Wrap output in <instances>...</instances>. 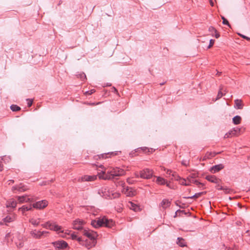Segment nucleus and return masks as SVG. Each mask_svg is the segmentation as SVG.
<instances>
[{
	"instance_id": "obj_1",
	"label": "nucleus",
	"mask_w": 250,
	"mask_h": 250,
	"mask_svg": "<svg viewBox=\"0 0 250 250\" xmlns=\"http://www.w3.org/2000/svg\"><path fill=\"white\" fill-rule=\"evenodd\" d=\"M125 174L124 169L116 167L106 172H104L99 175V178L104 180L117 179V177H119Z\"/></svg>"
},
{
	"instance_id": "obj_2",
	"label": "nucleus",
	"mask_w": 250,
	"mask_h": 250,
	"mask_svg": "<svg viewBox=\"0 0 250 250\" xmlns=\"http://www.w3.org/2000/svg\"><path fill=\"white\" fill-rule=\"evenodd\" d=\"M91 225L96 229L102 227L110 228L114 225V222L112 219H108L105 217H104L102 218H99L98 220H92Z\"/></svg>"
},
{
	"instance_id": "obj_3",
	"label": "nucleus",
	"mask_w": 250,
	"mask_h": 250,
	"mask_svg": "<svg viewBox=\"0 0 250 250\" xmlns=\"http://www.w3.org/2000/svg\"><path fill=\"white\" fill-rule=\"evenodd\" d=\"M136 177H141L143 179H150L153 176V172L152 170L149 169H144L139 172V173H135Z\"/></svg>"
},
{
	"instance_id": "obj_4",
	"label": "nucleus",
	"mask_w": 250,
	"mask_h": 250,
	"mask_svg": "<svg viewBox=\"0 0 250 250\" xmlns=\"http://www.w3.org/2000/svg\"><path fill=\"white\" fill-rule=\"evenodd\" d=\"M52 244L58 250H64L68 247L67 242L64 240L55 241L52 242Z\"/></svg>"
},
{
	"instance_id": "obj_5",
	"label": "nucleus",
	"mask_w": 250,
	"mask_h": 250,
	"mask_svg": "<svg viewBox=\"0 0 250 250\" xmlns=\"http://www.w3.org/2000/svg\"><path fill=\"white\" fill-rule=\"evenodd\" d=\"M83 234L88 237L90 241L96 240L98 236L97 233L91 230L84 229L83 231Z\"/></svg>"
},
{
	"instance_id": "obj_6",
	"label": "nucleus",
	"mask_w": 250,
	"mask_h": 250,
	"mask_svg": "<svg viewBox=\"0 0 250 250\" xmlns=\"http://www.w3.org/2000/svg\"><path fill=\"white\" fill-rule=\"evenodd\" d=\"M47 205L48 202L45 200H43L34 203L32 204V207L36 209H42L46 207Z\"/></svg>"
},
{
	"instance_id": "obj_7",
	"label": "nucleus",
	"mask_w": 250,
	"mask_h": 250,
	"mask_svg": "<svg viewBox=\"0 0 250 250\" xmlns=\"http://www.w3.org/2000/svg\"><path fill=\"white\" fill-rule=\"evenodd\" d=\"M28 188L27 186L22 183H20L18 185H16L12 188V190L15 193H17V191L19 192H24L26 191Z\"/></svg>"
},
{
	"instance_id": "obj_8",
	"label": "nucleus",
	"mask_w": 250,
	"mask_h": 250,
	"mask_svg": "<svg viewBox=\"0 0 250 250\" xmlns=\"http://www.w3.org/2000/svg\"><path fill=\"white\" fill-rule=\"evenodd\" d=\"M143 151V152H144L145 153H152L153 152H154L155 151V149L152 148H148V147H139V148H137L136 150H135V152H131L129 154L130 155H131L132 157H133L135 155V153L136 152H140V151Z\"/></svg>"
},
{
	"instance_id": "obj_9",
	"label": "nucleus",
	"mask_w": 250,
	"mask_h": 250,
	"mask_svg": "<svg viewBox=\"0 0 250 250\" xmlns=\"http://www.w3.org/2000/svg\"><path fill=\"white\" fill-rule=\"evenodd\" d=\"M85 222L82 220L78 219L73 221V229L77 230H81L83 229V226Z\"/></svg>"
},
{
	"instance_id": "obj_10",
	"label": "nucleus",
	"mask_w": 250,
	"mask_h": 250,
	"mask_svg": "<svg viewBox=\"0 0 250 250\" xmlns=\"http://www.w3.org/2000/svg\"><path fill=\"white\" fill-rule=\"evenodd\" d=\"M124 193L129 197H132L135 195V191L133 190L131 188L126 187L124 188L123 191Z\"/></svg>"
},
{
	"instance_id": "obj_11",
	"label": "nucleus",
	"mask_w": 250,
	"mask_h": 250,
	"mask_svg": "<svg viewBox=\"0 0 250 250\" xmlns=\"http://www.w3.org/2000/svg\"><path fill=\"white\" fill-rule=\"evenodd\" d=\"M224 168V166L222 164L216 165L212 166L209 169L212 173H215Z\"/></svg>"
},
{
	"instance_id": "obj_12",
	"label": "nucleus",
	"mask_w": 250,
	"mask_h": 250,
	"mask_svg": "<svg viewBox=\"0 0 250 250\" xmlns=\"http://www.w3.org/2000/svg\"><path fill=\"white\" fill-rule=\"evenodd\" d=\"M96 243V240L90 241L86 239L85 241H84L83 246H84L88 249H90V248L94 247Z\"/></svg>"
},
{
	"instance_id": "obj_13",
	"label": "nucleus",
	"mask_w": 250,
	"mask_h": 250,
	"mask_svg": "<svg viewBox=\"0 0 250 250\" xmlns=\"http://www.w3.org/2000/svg\"><path fill=\"white\" fill-rule=\"evenodd\" d=\"M117 154H118L117 152H110L101 154L100 155H99V156L100 157V159L101 160V159H106L108 157H110L112 156L117 155Z\"/></svg>"
},
{
	"instance_id": "obj_14",
	"label": "nucleus",
	"mask_w": 250,
	"mask_h": 250,
	"mask_svg": "<svg viewBox=\"0 0 250 250\" xmlns=\"http://www.w3.org/2000/svg\"><path fill=\"white\" fill-rule=\"evenodd\" d=\"M96 179V176L84 175L82 176L79 181H93Z\"/></svg>"
},
{
	"instance_id": "obj_15",
	"label": "nucleus",
	"mask_w": 250,
	"mask_h": 250,
	"mask_svg": "<svg viewBox=\"0 0 250 250\" xmlns=\"http://www.w3.org/2000/svg\"><path fill=\"white\" fill-rule=\"evenodd\" d=\"M32 208V205H29V206L23 205L19 208V210L21 211L22 214L24 215L25 211L31 210Z\"/></svg>"
},
{
	"instance_id": "obj_16",
	"label": "nucleus",
	"mask_w": 250,
	"mask_h": 250,
	"mask_svg": "<svg viewBox=\"0 0 250 250\" xmlns=\"http://www.w3.org/2000/svg\"><path fill=\"white\" fill-rule=\"evenodd\" d=\"M205 179L208 181L213 183H218L219 179L214 175H207L205 177Z\"/></svg>"
},
{
	"instance_id": "obj_17",
	"label": "nucleus",
	"mask_w": 250,
	"mask_h": 250,
	"mask_svg": "<svg viewBox=\"0 0 250 250\" xmlns=\"http://www.w3.org/2000/svg\"><path fill=\"white\" fill-rule=\"evenodd\" d=\"M18 200L21 202L22 203L23 202H31L32 200H31V199L29 198V197L27 195H25L21 196H17Z\"/></svg>"
},
{
	"instance_id": "obj_18",
	"label": "nucleus",
	"mask_w": 250,
	"mask_h": 250,
	"mask_svg": "<svg viewBox=\"0 0 250 250\" xmlns=\"http://www.w3.org/2000/svg\"><path fill=\"white\" fill-rule=\"evenodd\" d=\"M15 219V216L14 214H10L7 215L4 218H3V220L4 222L6 223H10L13 221Z\"/></svg>"
},
{
	"instance_id": "obj_19",
	"label": "nucleus",
	"mask_w": 250,
	"mask_h": 250,
	"mask_svg": "<svg viewBox=\"0 0 250 250\" xmlns=\"http://www.w3.org/2000/svg\"><path fill=\"white\" fill-rule=\"evenodd\" d=\"M206 191H203V192H200L198 193H195L194 195L191 196H188V197H184V198L186 199H196L198 197H200L201 195H203L204 194H205L206 193Z\"/></svg>"
},
{
	"instance_id": "obj_20",
	"label": "nucleus",
	"mask_w": 250,
	"mask_h": 250,
	"mask_svg": "<svg viewBox=\"0 0 250 250\" xmlns=\"http://www.w3.org/2000/svg\"><path fill=\"white\" fill-rule=\"evenodd\" d=\"M31 235L35 238L39 239L42 237L41 231H36L34 230L31 232Z\"/></svg>"
},
{
	"instance_id": "obj_21",
	"label": "nucleus",
	"mask_w": 250,
	"mask_h": 250,
	"mask_svg": "<svg viewBox=\"0 0 250 250\" xmlns=\"http://www.w3.org/2000/svg\"><path fill=\"white\" fill-rule=\"evenodd\" d=\"M170 204L171 202L168 200L164 199L161 203V206H162L163 208H166L169 207Z\"/></svg>"
},
{
	"instance_id": "obj_22",
	"label": "nucleus",
	"mask_w": 250,
	"mask_h": 250,
	"mask_svg": "<svg viewBox=\"0 0 250 250\" xmlns=\"http://www.w3.org/2000/svg\"><path fill=\"white\" fill-rule=\"evenodd\" d=\"M235 108L241 109L243 108V104H242V101L241 100L237 99L235 100Z\"/></svg>"
},
{
	"instance_id": "obj_23",
	"label": "nucleus",
	"mask_w": 250,
	"mask_h": 250,
	"mask_svg": "<svg viewBox=\"0 0 250 250\" xmlns=\"http://www.w3.org/2000/svg\"><path fill=\"white\" fill-rule=\"evenodd\" d=\"M241 120V117L240 116L236 115L232 118V123L236 125H239L240 124Z\"/></svg>"
},
{
	"instance_id": "obj_24",
	"label": "nucleus",
	"mask_w": 250,
	"mask_h": 250,
	"mask_svg": "<svg viewBox=\"0 0 250 250\" xmlns=\"http://www.w3.org/2000/svg\"><path fill=\"white\" fill-rule=\"evenodd\" d=\"M188 181L190 183H193V184H196V185H197L198 186V187H200V186H204V184L199 182L198 180H195V179H190L189 178H188Z\"/></svg>"
},
{
	"instance_id": "obj_25",
	"label": "nucleus",
	"mask_w": 250,
	"mask_h": 250,
	"mask_svg": "<svg viewBox=\"0 0 250 250\" xmlns=\"http://www.w3.org/2000/svg\"><path fill=\"white\" fill-rule=\"evenodd\" d=\"M177 240H178L177 244L179 246H180L181 247H183L186 246L185 240L183 238H182L181 237H178L177 238Z\"/></svg>"
},
{
	"instance_id": "obj_26",
	"label": "nucleus",
	"mask_w": 250,
	"mask_h": 250,
	"mask_svg": "<svg viewBox=\"0 0 250 250\" xmlns=\"http://www.w3.org/2000/svg\"><path fill=\"white\" fill-rule=\"evenodd\" d=\"M166 182V180L162 177H158L157 178L156 182L159 185H165Z\"/></svg>"
},
{
	"instance_id": "obj_27",
	"label": "nucleus",
	"mask_w": 250,
	"mask_h": 250,
	"mask_svg": "<svg viewBox=\"0 0 250 250\" xmlns=\"http://www.w3.org/2000/svg\"><path fill=\"white\" fill-rule=\"evenodd\" d=\"M10 109L12 111L16 112L20 111L21 108L16 104H12L10 106Z\"/></svg>"
},
{
	"instance_id": "obj_28",
	"label": "nucleus",
	"mask_w": 250,
	"mask_h": 250,
	"mask_svg": "<svg viewBox=\"0 0 250 250\" xmlns=\"http://www.w3.org/2000/svg\"><path fill=\"white\" fill-rule=\"evenodd\" d=\"M129 203L130 204V209L133 210L135 211H137L138 210L140 209L139 207L137 205L132 203V202H130Z\"/></svg>"
},
{
	"instance_id": "obj_29",
	"label": "nucleus",
	"mask_w": 250,
	"mask_h": 250,
	"mask_svg": "<svg viewBox=\"0 0 250 250\" xmlns=\"http://www.w3.org/2000/svg\"><path fill=\"white\" fill-rule=\"evenodd\" d=\"M220 153V152H218V153H216V152H207L206 154V157H207V158L208 159H210L211 158H212V157H214L216 156V155H217V154H219Z\"/></svg>"
},
{
	"instance_id": "obj_30",
	"label": "nucleus",
	"mask_w": 250,
	"mask_h": 250,
	"mask_svg": "<svg viewBox=\"0 0 250 250\" xmlns=\"http://www.w3.org/2000/svg\"><path fill=\"white\" fill-rule=\"evenodd\" d=\"M171 176H172V179H174L176 181H178L180 179H181V177L178 175V174L175 172V171H172V173H171Z\"/></svg>"
},
{
	"instance_id": "obj_31",
	"label": "nucleus",
	"mask_w": 250,
	"mask_h": 250,
	"mask_svg": "<svg viewBox=\"0 0 250 250\" xmlns=\"http://www.w3.org/2000/svg\"><path fill=\"white\" fill-rule=\"evenodd\" d=\"M17 206V202L15 201H10L8 202L6 205V207L7 208L11 207L12 208H15Z\"/></svg>"
},
{
	"instance_id": "obj_32",
	"label": "nucleus",
	"mask_w": 250,
	"mask_h": 250,
	"mask_svg": "<svg viewBox=\"0 0 250 250\" xmlns=\"http://www.w3.org/2000/svg\"><path fill=\"white\" fill-rule=\"evenodd\" d=\"M29 222L35 226H37L40 224V222L39 221L33 218L30 219Z\"/></svg>"
},
{
	"instance_id": "obj_33",
	"label": "nucleus",
	"mask_w": 250,
	"mask_h": 250,
	"mask_svg": "<svg viewBox=\"0 0 250 250\" xmlns=\"http://www.w3.org/2000/svg\"><path fill=\"white\" fill-rule=\"evenodd\" d=\"M180 213H184L185 214H187V212H186V211L184 210H180V209H178L177 210L175 213V215L174 216V217L175 218L178 215H180Z\"/></svg>"
},
{
	"instance_id": "obj_34",
	"label": "nucleus",
	"mask_w": 250,
	"mask_h": 250,
	"mask_svg": "<svg viewBox=\"0 0 250 250\" xmlns=\"http://www.w3.org/2000/svg\"><path fill=\"white\" fill-rule=\"evenodd\" d=\"M208 31L212 36H214V32H216V29L213 26H210L208 28Z\"/></svg>"
},
{
	"instance_id": "obj_35",
	"label": "nucleus",
	"mask_w": 250,
	"mask_h": 250,
	"mask_svg": "<svg viewBox=\"0 0 250 250\" xmlns=\"http://www.w3.org/2000/svg\"><path fill=\"white\" fill-rule=\"evenodd\" d=\"M217 189L220 190H224V192L226 193H229L230 190L229 188H224L222 186H221L220 188H217Z\"/></svg>"
},
{
	"instance_id": "obj_36",
	"label": "nucleus",
	"mask_w": 250,
	"mask_h": 250,
	"mask_svg": "<svg viewBox=\"0 0 250 250\" xmlns=\"http://www.w3.org/2000/svg\"><path fill=\"white\" fill-rule=\"evenodd\" d=\"M221 19L223 20L222 23L223 24L227 25L229 27H230V25L229 21L224 16H221Z\"/></svg>"
},
{
	"instance_id": "obj_37",
	"label": "nucleus",
	"mask_w": 250,
	"mask_h": 250,
	"mask_svg": "<svg viewBox=\"0 0 250 250\" xmlns=\"http://www.w3.org/2000/svg\"><path fill=\"white\" fill-rule=\"evenodd\" d=\"M235 134H236V133H234V132H233V131H229V132L227 133L225 135L224 138H229L230 136L235 135Z\"/></svg>"
},
{
	"instance_id": "obj_38",
	"label": "nucleus",
	"mask_w": 250,
	"mask_h": 250,
	"mask_svg": "<svg viewBox=\"0 0 250 250\" xmlns=\"http://www.w3.org/2000/svg\"><path fill=\"white\" fill-rule=\"evenodd\" d=\"M198 177V173H193L190 174L188 178H189L191 179H194L195 178Z\"/></svg>"
},
{
	"instance_id": "obj_39",
	"label": "nucleus",
	"mask_w": 250,
	"mask_h": 250,
	"mask_svg": "<svg viewBox=\"0 0 250 250\" xmlns=\"http://www.w3.org/2000/svg\"><path fill=\"white\" fill-rule=\"evenodd\" d=\"M61 229H62V227L57 224H55V225H54V231H60L61 232H62V231H61Z\"/></svg>"
},
{
	"instance_id": "obj_40",
	"label": "nucleus",
	"mask_w": 250,
	"mask_h": 250,
	"mask_svg": "<svg viewBox=\"0 0 250 250\" xmlns=\"http://www.w3.org/2000/svg\"><path fill=\"white\" fill-rule=\"evenodd\" d=\"M41 226L44 228H45L46 229H49V226H50V221H48L47 222H46L44 224H42Z\"/></svg>"
},
{
	"instance_id": "obj_41",
	"label": "nucleus",
	"mask_w": 250,
	"mask_h": 250,
	"mask_svg": "<svg viewBox=\"0 0 250 250\" xmlns=\"http://www.w3.org/2000/svg\"><path fill=\"white\" fill-rule=\"evenodd\" d=\"M221 90H222V88H220V90L219 91V92L218 93L216 100L220 99L223 96V94L221 92Z\"/></svg>"
},
{
	"instance_id": "obj_42",
	"label": "nucleus",
	"mask_w": 250,
	"mask_h": 250,
	"mask_svg": "<svg viewBox=\"0 0 250 250\" xmlns=\"http://www.w3.org/2000/svg\"><path fill=\"white\" fill-rule=\"evenodd\" d=\"M214 42H215L214 40L210 39L209 40V44L208 46L207 49H209V48H211L213 45Z\"/></svg>"
},
{
	"instance_id": "obj_43",
	"label": "nucleus",
	"mask_w": 250,
	"mask_h": 250,
	"mask_svg": "<svg viewBox=\"0 0 250 250\" xmlns=\"http://www.w3.org/2000/svg\"><path fill=\"white\" fill-rule=\"evenodd\" d=\"M95 92V89H91L90 90L85 92V94L86 95H90L92 94L93 93H94Z\"/></svg>"
},
{
	"instance_id": "obj_44",
	"label": "nucleus",
	"mask_w": 250,
	"mask_h": 250,
	"mask_svg": "<svg viewBox=\"0 0 250 250\" xmlns=\"http://www.w3.org/2000/svg\"><path fill=\"white\" fill-rule=\"evenodd\" d=\"M76 240H77V241L79 242L80 244H81L82 245H84V241L83 240L82 238L81 237H77V238Z\"/></svg>"
},
{
	"instance_id": "obj_45",
	"label": "nucleus",
	"mask_w": 250,
	"mask_h": 250,
	"mask_svg": "<svg viewBox=\"0 0 250 250\" xmlns=\"http://www.w3.org/2000/svg\"><path fill=\"white\" fill-rule=\"evenodd\" d=\"M232 131H233V132L236 133V134H235V135H236L238 133H239L240 131V128L238 127L234 128Z\"/></svg>"
},
{
	"instance_id": "obj_46",
	"label": "nucleus",
	"mask_w": 250,
	"mask_h": 250,
	"mask_svg": "<svg viewBox=\"0 0 250 250\" xmlns=\"http://www.w3.org/2000/svg\"><path fill=\"white\" fill-rule=\"evenodd\" d=\"M55 223H51L50 222V226H49V229L50 230H54V225H55Z\"/></svg>"
},
{
	"instance_id": "obj_47",
	"label": "nucleus",
	"mask_w": 250,
	"mask_h": 250,
	"mask_svg": "<svg viewBox=\"0 0 250 250\" xmlns=\"http://www.w3.org/2000/svg\"><path fill=\"white\" fill-rule=\"evenodd\" d=\"M27 106L28 107L31 106L32 104H33V100L31 99H27Z\"/></svg>"
},
{
	"instance_id": "obj_48",
	"label": "nucleus",
	"mask_w": 250,
	"mask_h": 250,
	"mask_svg": "<svg viewBox=\"0 0 250 250\" xmlns=\"http://www.w3.org/2000/svg\"><path fill=\"white\" fill-rule=\"evenodd\" d=\"M80 77L82 81H84L85 80H86V75L84 73H83L82 74H80Z\"/></svg>"
},
{
	"instance_id": "obj_49",
	"label": "nucleus",
	"mask_w": 250,
	"mask_h": 250,
	"mask_svg": "<svg viewBox=\"0 0 250 250\" xmlns=\"http://www.w3.org/2000/svg\"><path fill=\"white\" fill-rule=\"evenodd\" d=\"M100 103H85V104H87V105H89L94 106L95 105L99 104Z\"/></svg>"
},
{
	"instance_id": "obj_50",
	"label": "nucleus",
	"mask_w": 250,
	"mask_h": 250,
	"mask_svg": "<svg viewBox=\"0 0 250 250\" xmlns=\"http://www.w3.org/2000/svg\"><path fill=\"white\" fill-rule=\"evenodd\" d=\"M239 35L242 37L243 39H245L246 40H247V41H250V38L248 37H247L245 35H241V34H239Z\"/></svg>"
},
{
	"instance_id": "obj_51",
	"label": "nucleus",
	"mask_w": 250,
	"mask_h": 250,
	"mask_svg": "<svg viewBox=\"0 0 250 250\" xmlns=\"http://www.w3.org/2000/svg\"><path fill=\"white\" fill-rule=\"evenodd\" d=\"M213 37H215L216 38L218 39L220 37V34L219 33L217 32V31L216 30V32H214V36Z\"/></svg>"
},
{
	"instance_id": "obj_52",
	"label": "nucleus",
	"mask_w": 250,
	"mask_h": 250,
	"mask_svg": "<svg viewBox=\"0 0 250 250\" xmlns=\"http://www.w3.org/2000/svg\"><path fill=\"white\" fill-rule=\"evenodd\" d=\"M71 237L72 240H76L77 238V235H76V234H75L74 233H72L71 235Z\"/></svg>"
},
{
	"instance_id": "obj_53",
	"label": "nucleus",
	"mask_w": 250,
	"mask_h": 250,
	"mask_svg": "<svg viewBox=\"0 0 250 250\" xmlns=\"http://www.w3.org/2000/svg\"><path fill=\"white\" fill-rule=\"evenodd\" d=\"M93 159H94V160H95L96 161H98V160H101L100 159V157H99V155H95L93 157Z\"/></svg>"
},
{
	"instance_id": "obj_54",
	"label": "nucleus",
	"mask_w": 250,
	"mask_h": 250,
	"mask_svg": "<svg viewBox=\"0 0 250 250\" xmlns=\"http://www.w3.org/2000/svg\"><path fill=\"white\" fill-rule=\"evenodd\" d=\"M49 182L47 181L42 182L41 184H40L41 186L46 185L47 184H49Z\"/></svg>"
},
{
	"instance_id": "obj_55",
	"label": "nucleus",
	"mask_w": 250,
	"mask_h": 250,
	"mask_svg": "<svg viewBox=\"0 0 250 250\" xmlns=\"http://www.w3.org/2000/svg\"><path fill=\"white\" fill-rule=\"evenodd\" d=\"M173 171L170 169H167L166 171V173L167 174L171 175Z\"/></svg>"
},
{
	"instance_id": "obj_56",
	"label": "nucleus",
	"mask_w": 250,
	"mask_h": 250,
	"mask_svg": "<svg viewBox=\"0 0 250 250\" xmlns=\"http://www.w3.org/2000/svg\"><path fill=\"white\" fill-rule=\"evenodd\" d=\"M127 182L128 183V184H132L133 183V181L131 179H128L127 180Z\"/></svg>"
},
{
	"instance_id": "obj_57",
	"label": "nucleus",
	"mask_w": 250,
	"mask_h": 250,
	"mask_svg": "<svg viewBox=\"0 0 250 250\" xmlns=\"http://www.w3.org/2000/svg\"><path fill=\"white\" fill-rule=\"evenodd\" d=\"M3 165L1 163H0V171H2L3 170Z\"/></svg>"
},
{
	"instance_id": "obj_58",
	"label": "nucleus",
	"mask_w": 250,
	"mask_h": 250,
	"mask_svg": "<svg viewBox=\"0 0 250 250\" xmlns=\"http://www.w3.org/2000/svg\"><path fill=\"white\" fill-rule=\"evenodd\" d=\"M112 88L113 89V90H112L113 92H114V93H118V90L115 87H113Z\"/></svg>"
},
{
	"instance_id": "obj_59",
	"label": "nucleus",
	"mask_w": 250,
	"mask_h": 250,
	"mask_svg": "<svg viewBox=\"0 0 250 250\" xmlns=\"http://www.w3.org/2000/svg\"><path fill=\"white\" fill-rule=\"evenodd\" d=\"M209 3L211 6H214V3L213 0H209Z\"/></svg>"
},
{
	"instance_id": "obj_60",
	"label": "nucleus",
	"mask_w": 250,
	"mask_h": 250,
	"mask_svg": "<svg viewBox=\"0 0 250 250\" xmlns=\"http://www.w3.org/2000/svg\"><path fill=\"white\" fill-rule=\"evenodd\" d=\"M48 233V231H41L42 236V235H43L44 234H47V233Z\"/></svg>"
},
{
	"instance_id": "obj_61",
	"label": "nucleus",
	"mask_w": 250,
	"mask_h": 250,
	"mask_svg": "<svg viewBox=\"0 0 250 250\" xmlns=\"http://www.w3.org/2000/svg\"><path fill=\"white\" fill-rule=\"evenodd\" d=\"M185 183H187L186 182L185 179H182V181L181 182V184L183 185V184H185Z\"/></svg>"
},
{
	"instance_id": "obj_62",
	"label": "nucleus",
	"mask_w": 250,
	"mask_h": 250,
	"mask_svg": "<svg viewBox=\"0 0 250 250\" xmlns=\"http://www.w3.org/2000/svg\"><path fill=\"white\" fill-rule=\"evenodd\" d=\"M165 184H166L167 187L168 188H170V183H167V181H166Z\"/></svg>"
},
{
	"instance_id": "obj_63",
	"label": "nucleus",
	"mask_w": 250,
	"mask_h": 250,
	"mask_svg": "<svg viewBox=\"0 0 250 250\" xmlns=\"http://www.w3.org/2000/svg\"><path fill=\"white\" fill-rule=\"evenodd\" d=\"M119 184L121 186H123L125 184V183L123 181H120Z\"/></svg>"
},
{
	"instance_id": "obj_64",
	"label": "nucleus",
	"mask_w": 250,
	"mask_h": 250,
	"mask_svg": "<svg viewBox=\"0 0 250 250\" xmlns=\"http://www.w3.org/2000/svg\"><path fill=\"white\" fill-rule=\"evenodd\" d=\"M8 181L10 182V183H9V185H10L11 183H14V180H10Z\"/></svg>"
}]
</instances>
